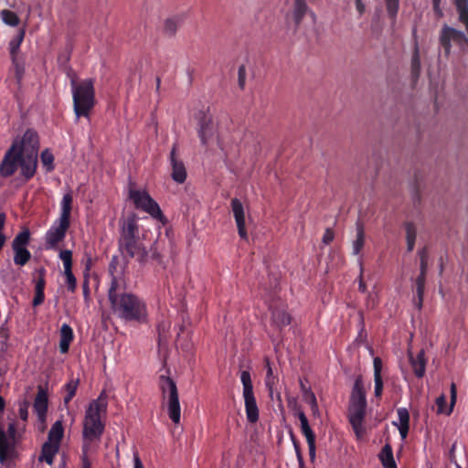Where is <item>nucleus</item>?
<instances>
[{
    "label": "nucleus",
    "mask_w": 468,
    "mask_h": 468,
    "mask_svg": "<svg viewBox=\"0 0 468 468\" xmlns=\"http://www.w3.org/2000/svg\"><path fill=\"white\" fill-rule=\"evenodd\" d=\"M113 268V262L112 261L109 267L112 278L108 290V299L112 313L127 322H144L147 317L145 303L136 294L126 291L124 278L122 274L114 275Z\"/></svg>",
    "instance_id": "f257e3e1"
},
{
    "label": "nucleus",
    "mask_w": 468,
    "mask_h": 468,
    "mask_svg": "<svg viewBox=\"0 0 468 468\" xmlns=\"http://www.w3.org/2000/svg\"><path fill=\"white\" fill-rule=\"evenodd\" d=\"M137 221L138 218L134 213L129 214L125 218L119 221L118 250L127 261L135 259L142 263L146 261L148 252L139 236Z\"/></svg>",
    "instance_id": "f03ea898"
},
{
    "label": "nucleus",
    "mask_w": 468,
    "mask_h": 468,
    "mask_svg": "<svg viewBox=\"0 0 468 468\" xmlns=\"http://www.w3.org/2000/svg\"><path fill=\"white\" fill-rule=\"evenodd\" d=\"M107 405L104 393L90 402L85 412L82 438L98 439L100 441L105 427L101 421V414L106 413Z\"/></svg>",
    "instance_id": "7ed1b4c3"
},
{
    "label": "nucleus",
    "mask_w": 468,
    "mask_h": 468,
    "mask_svg": "<svg viewBox=\"0 0 468 468\" xmlns=\"http://www.w3.org/2000/svg\"><path fill=\"white\" fill-rule=\"evenodd\" d=\"M73 110L77 118L89 117L96 104L94 80L85 79L77 83L71 80Z\"/></svg>",
    "instance_id": "20e7f679"
},
{
    "label": "nucleus",
    "mask_w": 468,
    "mask_h": 468,
    "mask_svg": "<svg viewBox=\"0 0 468 468\" xmlns=\"http://www.w3.org/2000/svg\"><path fill=\"white\" fill-rule=\"evenodd\" d=\"M158 385L163 400H166L169 418L175 424L179 423L181 408L176 382L171 378L162 375L159 377Z\"/></svg>",
    "instance_id": "39448f33"
},
{
    "label": "nucleus",
    "mask_w": 468,
    "mask_h": 468,
    "mask_svg": "<svg viewBox=\"0 0 468 468\" xmlns=\"http://www.w3.org/2000/svg\"><path fill=\"white\" fill-rule=\"evenodd\" d=\"M129 198L133 202L137 209L148 213L151 217L161 222L165 220L158 203L146 191L130 188Z\"/></svg>",
    "instance_id": "423d86ee"
},
{
    "label": "nucleus",
    "mask_w": 468,
    "mask_h": 468,
    "mask_svg": "<svg viewBox=\"0 0 468 468\" xmlns=\"http://www.w3.org/2000/svg\"><path fill=\"white\" fill-rule=\"evenodd\" d=\"M439 41L443 49L445 57H449L451 54L452 43H454L458 46H463L464 43L468 45V38L463 31L447 25H444L441 29Z\"/></svg>",
    "instance_id": "0eeeda50"
},
{
    "label": "nucleus",
    "mask_w": 468,
    "mask_h": 468,
    "mask_svg": "<svg viewBox=\"0 0 468 468\" xmlns=\"http://www.w3.org/2000/svg\"><path fill=\"white\" fill-rule=\"evenodd\" d=\"M70 222L57 219L45 234V249L58 250V245L65 238Z\"/></svg>",
    "instance_id": "6e6552de"
},
{
    "label": "nucleus",
    "mask_w": 468,
    "mask_h": 468,
    "mask_svg": "<svg viewBox=\"0 0 468 468\" xmlns=\"http://www.w3.org/2000/svg\"><path fill=\"white\" fill-rule=\"evenodd\" d=\"M22 157V151H17V144H12L5 152L0 164V175L3 177L12 176L19 166V160Z\"/></svg>",
    "instance_id": "1a4fd4ad"
},
{
    "label": "nucleus",
    "mask_w": 468,
    "mask_h": 468,
    "mask_svg": "<svg viewBox=\"0 0 468 468\" xmlns=\"http://www.w3.org/2000/svg\"><path fill=\"white\" fill-rule=\"evenodd\" d=\"M46 273L47 270L44 267L37 269L33 273V282L35 284V295L32 300L33 307H37L45 302Z\"/></svg>",
    "instance_id": "9d476101"
},
{
    "label": "nucleus",
    "mask_w": 468,
    "mask_h": 468,
    "mask_svg": "<svg viewBox=\"0 0 468 468\" xmlns=\"http://www.w3.org/2000/svg\"><path fill=\"white\" fill-rule=\"evenodd\" d=\"M366 407L367 406L349 405L348 408V420L358 438L363 437L366 431L363 426L366 416Z\"/></svg>",
    "instance_id": "9b49d317"
},
{
    "label": "nucleus",
    "mask_w": 468,
    "mask_h": 468,
    "mask_svg": "<svg viewBox=\"0 0 468 468\" xmlns=\"http://www.w3.org/2000/svg\"><path fill=\"white\" fill-rule=\"evenodd\" d=\"M176 151L177 147L174 144L169 155L171 177L177 184H183L187 177V172L184 162L177 157Z\"/></svg>",
    "instance_id": "f8f14e48"
},
{
    "label": "nucleus",
    "mask_w": 468,
    "mask_h": 468,
    "mask_svg": "<svg viewBox=\"0 0 468 468\" xmlns=\"http://www.w3.org/2000/svg\"><path fill=\"white\" fill-rule=\"evenodd\" d=\"M12 144H17V151L21 150L23 153L37 154L39 147V140L37 133L28 129L25 132L21 140H15Z\"/></svg>",
    "instance_id": "ddd939ff"
},
{
    "label": "nucleus",
    "mask_w": 468,
    "mask_h": 468,
    "mask_svg": "<svg viewBox=\"0 0 468 468\" xmlns=\"http://www.w3.org/2000/svg\"><path fill=\"white\" fill-rule=\"evenodd\" d=\"M298 418L300 420L301 432L306 438L310 459L314 461L315 458V434L311 429L308 419L304 412L300 411L298 413Z\"/></svg>",
    "instance_id": "4468645a"
},
{
    "label": "nucleus",
    "mask_w": 468,
    "mask_h": 468,
    "mask_svg": "<svg viewBox=\"0 0 468 468\" xmlns=\"http://www.w3.org/2000/svg\"><path fill=\"white\" fill-rule=\"evenodd\" d=\"M16 456V441L7 438L6 432L0 428V463L14 460Z\"/></svg>",
    "instance_id": "2eb2a0df"
},
{
    "label": "nucleus",
    "mask_w": 468,
    "mask_h": 468,
    "mask_svg": "<svg viewBox=\"0 0 468 468\" xmlns=\"http://www.w3.org/2000/svg\"><path fill=\"white\" fill-rule=\"evenodd\" d=\"M216 133V128L212 120V117L207 113H204L199 120L198 137L200 138L201 144L207 145L209 140H211Z\"/></svg>",
    "instance_id": "dca6fc26"
},
{
    "label": "nucleus",
    "mask_w": 468,
    "mask_h": 468,
    "mask_svg": "<svg viewBox=\"0 0 468 468\" xmlns=\"http://www.w3.org/2000/svg\"><path fill=\"white\" fill-rule=\"evenodd\" d=\"M37 165V154L23 153L19 160V166L21 167V174L26 180L31 179L36 173Z\"/></svg>",
    "instance_id": "f3484780"
},
{
    "label": "nucleus",
    "mask_w": 468,
    "mask_h": 468,
    "mask_svg": "<svg viewBox=\"0 0 468 468\" xmlns=\"http://www.w3.org/2000/svg\"><path fill=\"white\" fill-rule=\"evenodd\" d=\"M231 208L237 224L239 235L241 239H246L248 234L245 227V214L243 205L239 199L233 198L231 200Z\"/></svg>",
    "instance_id": "a211bd4d"
},
{
    "label": "nucleus",
    "mask_w": 468,
    "mask_h": 468,
    "mask_svg": "<svg viewBox=\"0 0 468 468\" xmlns=\"http://www.w3.org/2000/svg\"><path fill=\"white\" fill-rule=\"evenodd\" d=\"M48 406V399L47 391L42 387H38V390L34 400L33 409L37 415L39 421H44L46 420Z\"/></svg>",
    "instance_id": "6ab92c4d"
},
{
    "label": "nucleus",
    "mask_w": 468,
    "mask_h": 468,
    "mask_svg": "<svg viewBox=\"0 0 468 468\" xmlns=\"http://www.w3.org/2000/svg\"><path fill=\"white\" fill-rule=\"evenodd\" d=\"M409 360L415 376L419 378H422L425 375L427 363L424 350H420L416 356L409 352Z\"/></svg>",
    "instance_id": "aec40b11"
},
{
    "label": "nucleus",
    "mask_w": 468,
    "mask_h": 468,
    "mask_svg": "<svg viewBox=\"0 0 468 468\" xmlns=\"http://www.w3.org/2000/svg\"><path fill=\"white\" fill-rule=\"evenodd\" d=\"M349 405L367 406L366 392L361 377H357L354 382Z\"/></svg>",
    "instance_id": "412c9836"
},
{
    "label": "nucleus",
    "mask_w": 468,
    "mask_h": 468,
    "mask_svg": "<svg viewBox=\"0 0 468 468\" xmlns=\"http://www.w3.org/2000/svg\"><path fill=\"white\" fill-rule=\"evenodd\" d=\"M243 398L247 419L250 423H255L259 420V409L254 393L243 394Z\"/></svg>",
    "instance_id": "4be33fe9"
},
{
    "label": "nucleus",
    "mask_w": 468,
    "mask_h": 468,
    "mask_svg": "<svg viewBox=\"0 0 468 468\" xmlns=\"http://www.w3.org/2000/svg\"><path fill=\"white\" fill-rule=\"evenodd\" d=\"M397 414L399 417V424L393 421V425L398 427L401 439L405 440L410 431V413L406 408H399Z\"/></svg>",
    "instance_id": "5701e85b"
},
{
    "label": "nucleus",
    "mask_w": 468,
    "mask_h": 468,
    "mask_svg": "<svg viewBox=\"0 0 468 468\" xmlns=\"http://www.w3.org/2000/svg\"><path fill=\"white\" fill-rule=\"evenodd\" d=\"M310 12L313 17H314V14L309 10L307 3L305 0H294L293 7H292V19L294 21L295 27H298L302 23L304 16Z\"/></svg>",
    "instance_id": "b1692460"
},
{
    "label": "nucleus",
    "mask_w": 468,
    "mask_h": 468,
    "mask_svg": "<svg viewBox=\"0 0 468 468\" xmlns=\"http://www.w3.org/2000/svg\"><path fill=\"white\" fill-rule=\"evenodd\" d=\"M74 339L72 328L68 324H63L60 328L59 351L62 354L69 352V346Z\"/></svg>",
    "instance_id": "393cba45"
},
{
    "label": "nucleus",
    "mask_w": 468,
    "mask_h": 468,
    "mask_svg": "<svg viewBox=\"0 0 468 468\" xmlns=\"http://www.w3.org/2000/svg\"><path fill=\"white\" fill-rule=\"evenodd\" d=\"M374 367V382H375V397L381 398L383 392V380L381 377L382 371V360L379 356H376L373 359Z\"/></svg>",
    "instance_id": "a878e982"
},
{
    "label": "nucleus",
    "mask_w": 468,
    "mask_h": 468,
    "mask_svg": "<svg viewBox=\"0 0 468 468\" xmlns=\"http://www.w3.org/2000/svg\"><path fill=\"white\" fill-rule=\"evenodd\" d=\"M456 400V387L455 384H452L451 386V406L449 409L446 408L447 400L444 395H441L436 399L437 411L438 413H445L450 415L452 411V407Z\"/></svg>",
    "instance_id": "bb28decb"
},
{
    "label": "nucleus",
    "mask_w": 468,
    "mask_h": 468,
    "mask_svg": "<svg viewBox=\"0 0 468 468\" xmlns=\"http://www.w3.org/2000/svg\"><path fill=\"white\" fill-rule=\"evenodd\" d=\"M59 445L50 441H46L42 445L40 461H44L48 464H52L55 455L58 453Z\"/></svg>",
    "instance_id": "cd10ccee"
},
{
    "label": "nucleus",
    "mask_w": 468,
    "mask_h": 468,
    "mask_svg": "<svg viewBox=\"0 0 468 468\" xmlns=\"http://www.w3.org/2000/svg\"><path fill=\"white\" fill-rule=\"evenodd\" d=\"M378 458L384 468H397L393 456L392 447L389 443H386L378 454Z\"/></svg>",
    "instance_id": "c85d7f7f"
},
{
    "label": "nucleus",
    "mask_w": 468,
    "mask_h": 468,
    "mask_svg": "<svg viewBox=\"0 0 468 468\" xmlns=\"http://www.w3.org/2000/svg\"><path fill=\"white\" fill-rule=\"evenodd\" d=\"M26 35L25 28H20L16 37H14L9 42V53L11 58H16L20 51V47L24 41Z\"/></svg>",
    "instance_id": "c756f323"
},
{
    "label": "nucleus",
    "mask_w": 468,
    "mask_h": 468,
    "mask_svg": "<svg viewBox=\"0 0 468 468\" xmlns=\"http://www.w3.org/2000/svg\"><path fill=\"white\" fill-rule=\"evenodd\" d=\"M271 319H272L273 324L277 327L282 328L291 324L292 317L284 310L274 309L271 314Z\"/></svg>",
    "instance_id": "7c9ffc66"
},
{
    "label": "nucleus",
    "mask_w": 468,
    "mask_h": 468,
    "mask_svg": "<svg viewBox=\"0 0 468 468\" xmlns=\"http://www.w3.org/2000/svg\"><path fill=\"white\" fill-rule=\"evenodd\" d=\"M420 74V56L419 44L416 41L413 48L412 58H411V77L413 82H416Z\"/></svg>",
    "instance_id": "2f4dec72"
},
{
    "label": "nucleus",
    "mask_w": 468,
    "mask_h": 468,
    "mask_svg": "<svg viewBox=\"0 0 468 468\" xmlns=\"http://www.w3.org/2000/svg\"><path fill=\"white\" fill-rule=\"evenodd\" d=\"M64 435V428L60 420H57L50 428L48 441L59 445Z\"/></svg>",
    "instance_id": "473e14b6"
},
{
    "label": "nucleus",
    "mask_w": 468,
    "mask_h": 468,
    "mask_svg": "<svg viewBox=\"0 0 468 468\" xmlns=\"http://www.w3.org/2000/svg\"><path fill=\"white\" fill-rule=\"evenodd\" d=\"M356 238L353 242V253L357 255L362 250L365 244V229L364 225L360 220L356 223Z\"/></svg>",
    "instance_id": "72a5a7b5"
},
{
    "label": "nucleus",
    "mask_w": 468,
    "mask_h": 468,
    "mask_svg": "<svg viewBox=\"0 0 468 468\" xmlns=\"http://www.w3.org/2000/svg\"><path fill=\"white\" fill-rule=\"evenodd\" d=\"M72 196L68 193L63 196L61 202V213L58 219L70 222Z\"/></svg>",
    "instance_id": "f704fd0d"
},
{
    "label": "nucleus",
    "mask_w": 468,
    "mask_h": 468,
    "mask_svg": "<svg viewBox=\"0 0 468 468\" xmlns=\"http://www.w3.org/2000/svg\"><path fill=\"white\" fill-rule=\"evenodd\" d=\"M12 61V70L14 72V77L16 79V82L18 87L21 86L24 75H25V63L21 58H11Z\"/></svg>",
    "instance_id": "c9c22d12"
},
{
    "label": "nucleus",
    "mask_w": 468,
    "mask_h": 468,
    "mask_svg": "<svg viewBox=\"0 0 468 468\" xmlns=\"http://www.w3.org/2000/svg\"><path fill=\"white\" fill-rule=\"evenodd\" d=\"M14 262L17 266H25L31 259V252L27 248H12Z\"/></svg>",
    "instance_id": "e433bc0d"
},
{
    "label": "nucleus",
    "mask_w": 468,
    "mask_h": 468,
    "mask_svg": "<svg viewBox=\"0 0 468 468\" xmlns=\"http://www.w3.org/2000/svg\"><path fill=\"white\" fill-rule=\"evenodd\" d=\"M404 228L406 230L407 250L410 252L413 250L415 246L417 229L412 222H406L404 224Z\"/></svg>",
    "instance_id": "4c0bfd02"
},
{
    "label": "nucleus",
    "mask_w": 468,
    "mask_h": 468,
    "mask_svg": "<svg viewBox=\"0 0 468 468\" xmlns=\"http://www.w3.org/2000/svg\"><path fill=\"white\" fill-rule=\"evenodd\" d=\"M30 231L28 229H24L17 233L12 241V248H27L30 242Z\"/></svg>",
    "instance_id": "58836bf2"
},
{
    "label": "nucleus",
    "mask_w": 468,
    "mask_h": 468,
    "mask_svg": "<svg viewBox=\"0 0 468 468\" xmlns=\"http://www.w3.org/2000/svg\"><path fill=\"white\" fill-rule=\"evenodd\" d=\"M0 17L2 18L3 22L8 26L11 27H16L19 24V17L18 16L8 9H4L0 12Z\"/></svg>",
    "instance_id": "ea45409f"
},
{
    "label": "nucleus",
    "mask_w": 468,
    "mask_h": 468,
    "mask_svg": "<svg viewBox=\"0 0 468 468\" xmlns=\"http://www.w3.org/2000/svg\"><path fill=\"white\" fill-rule=\"evenodd\" d=\"M40 158L43 165L46 167L47 172H51L54 170V155L48 149H45L41 153Z\"/></svg>",
    "instance_id": "a19ab883"
},
{
    "label": "nucleus",
    "mask_w": 468,
    "mask_h": 468,
    "mask_svg": "<svg viewBox=\"0 0 468 468\" xmlns=\"http://www.w3.org/2000/svg\"><path fill=\"white\" fill-rule=\"evenodd\" d=\"M240 380L243 385V394L253 392V386L251 382L250 374L247 370L240 373Z\"/></svg>",
    "instance_id": "79ce46f5"
},
{
    "label": "nucleus",
    "mask_w": 468,
    "mask_h": 468,
    "mask_svg": "<svg viewBox=\"0 0 468 468\" xmlns=\"http://www.w3.org/2000/svg\"><path fill=\"white\" fill-rule=\"evenodd\" d=\"M388 16L395 21L399 11V0H385Z\"/></svg>",
    "instance_id": "37998d69"
},
{
    "label": "nucleus",
    "mask_w": 468,
    "mask_h": 468,
    "mask_svg": "<svg viewBox=\"0 0 468 468\" xmlns=\"http://www.w3.org/2000/svg\"><path fill=\"white\" fill-rule=\"evenodd\" d=\"M64 274L66 277V286L69 292H74L77 288V280L71 270H65Z\"/></svg>",
    "instance_id": "c03bdc74"
},
{
    "label": "nucleus",
    "mask_w": 468,
    "mask_h": 468,
    "mask_svg": "<svg viewBox=\"0 0 468 468\" xmlns=\"http://www.w3.org/2000/svg\"><path fill=\"white\" fill-rule=\"evenodd\" d=\"M59 259L63 262L64 271L72 269V251L69 250H63L59 252Z\"/></svg>",
    "instance_id": "a18cd8bd"
},
{
    "label": "nucleus",
    "mask_w": 468,
    "mask_h": 468,
    "mask_svg": "<svg viewBox=\"0 0 468 468\" xmlns=\"http://www.w3.org/2000/svg\"><path fill=\"white\" fill-rule=\"evenodd\" d=\"M424 289H425L424 285L415 283V290H416L417 297L414 299L413 302H414V305L417 307L418 310H420L422 308Z\"/></svg>",
    "instance_id": "49530a36"
},
{
    "label": "nucleus",
    "mask_w": 468,
    "mask_h": 468,
    "mask_svg": "<svg viewBox=\"0 0 468 468\" xmlns=\"http://www.w3.org/2000/svg\"><path fill=\"white\" fill-rule=\"evenodd\" d=\"M291 439H292V444H293V447H294V450H295V453H296L299 468H304V462H303V454H302L300 443H299V441H297V439L295 438V436H294V434L292 432H291Z\"/></svg>",
    "instance_id": "de8ad7c7"
},
{
    "label": "nucleus",
    "mask_w": 468,
    "mask_h": 468,
    "mask_svg": "<svg viewBox=\"0 0 468 468\" xmlns=\"http://www.w3.org/2000/svg\"><path fill=\"white\" fill-rule=\"evenodd\" d=\"M177 30V20L176 18H168L165 22L164 31L168 36H174Z\"/></svg>",
    "instance_id": "09e8293b"
},
{
    "label": "nucleus",
    "mask_w": 468,
    "mask_h": 468,
    "mask_svg": "<svg viewBox=\"0 0 468 468\" xmlns=\"http://www.w3.org/2000/svg\"><path fill=\"white\" fill-rule=\"evenodd\" d=\"M30 403L28 400L24 399L19 403L18 415L23 421H27L28 418V408Z\"/></svg>",
    "instance_id": "8fccbe9b"
},
{
    "label": "nucleus",
    "mask_w": 468,
    "mask_h": 468,
    "mask_svg": "<svg viewBox=\"0 0 468 468\" xmlns=\"http://www.w3.org/2000/svg\"><path fill=\"white\" fill-rule=\"evenodd\" d=\"M98 441V439H87L83 438L82 447H81V457H88L89 452L91 451L92 441Z\"/></svg>",
    "instance_id": "3c124183"
},
{
    "label": "nucleus",
    "mask_w": 468,
    "mask_h": 468,
    "mask_svg": "<svg viewBox=\"0 0 468 468\" xmlns=\"http://www.w3.org/2000/svg\"><path fill=\"white\" fill-rule=\"evenodd\" d=\"M238 84L239 87L243 90L246 84V67L240 65L238 69Z\"/></svg>",
    "instance_id": "603ef678"
},
{
    "label": "nucleus",
    "mask_w": 468,
    "mask_h": 468,
    "mask_svg": "<svg viewBox=\"0 0 468 468\" xmlns=\"http://www.w3.org/2000/svg\"><path fill=\"white\" fill-rule=\"evenodd\" d=\"M79 384H80V379L77 378V379H71L69 380L65 386V390L67 391V393H70L72 395H76V391H77V388L79 387Z\"/></svg>",
    "instance_id": "864d4df0"
},
{
    "label": "nucleus",
    "mask_w": 468,
    "mask_h": 468,
    "mask_svg": "<svg viewBox=\"0 0 468 468\" xmlns=\"http://www.w3.org/2000/svg\"><path fill=\"white\" fill-rule=\"evenodd\" d=\"M6 222V215L5 212H0V242L6 241V236L4 232Z\"/></svg>",
    "instance_id": "5fc2aeb1"
},
{
    "label": "nucleus",
    "mask_w": 468,
    "mask_h": 468,
    "mask_svg": "<svg viewBox=\"0 0 468 468\" xmlns=\"http://www.w3.org/2000/svg\"><path fill=\"white\" fill-rule=\"evenodd\" d=\"M6 436L9 440L16 441V425L14 420L8 424Z\"/></svg>",
    "instance_id": "6e6d98bb"
},
{
    "label": "nucleus",
    "mask_w": 468,
    "mask_h": 468,
    "mask_svg": "<svg viewBox=\"0 0 468 468\" xmlns=\"http://www.w3.org/2000/svg\"><path fill=\"white\" fill-rule=\"evenodd\" d=\"M334 238H335L334 231L331 229H326L324 233V236H323V242L325 245H328L333 241Z\"/></svg>",
    "instance_id": "4d7b16f0"
},
{
    "label": "nucleus",
    "mask_w": 468,
    "mask_h": 468,
    "mask_svg": "<svg viewBox=\"0 0 468 468\" xmlns=\"http://www.w3.org/2000/svg\"><path fill=\"white\" fill-rule=\"evenodd\" d=\"M273 383H274V377L272 376V369L270 366H268L266 386L268 387V388L270 389L271 392L272 389Z\"/></svg>",
    "instance_id": "13d9d810"
},
{
    "label": "nucleus",
    "mask_w": 468,
    "mask_h": 468,
    "mask_svg": "<svg viewBox=\"0 0 468 468\" xmlns=\"http://www.w3.org/2000/svg\"><path fill=\"white\" fill-rule=\"evenodd\" d=\"M82 291H83V296L84 299L87 301L90 297V285H89V279L86 278L82 284Z\"/></svg>",
    "instance_id": "bf43d9fd"
},
{
    "label": "nucleus",
    "mask_w": 468,
    "mask_h": 468,
    "mask_svg": "<svg viewBox=\"0 0 468 468\" xmlns=\"http://www.w3.org/2000/svg\"><path fill=\"white\" fill-rule=\"evenodd\" d=\"M455 450H456V442L452 443V445L448 452L449 460L451 463H456Z\"/></svg>",
    "instance_id": "052dcab7"
},
{
    "label": "nucleus",
    "mask_w": 468,
    "mask_h": 468,
    "mask_svg": "<svg viewBox=\"0 0 468 468\" xmlns=\"http://www.w3.org/2000/svg\"><path fill=\"white\" fill-rule=\"evenodd\" d=\"M355 3L359 15H362L365 12V5L363 4L362 0H355Z\"/></svg>",
    "instance_id": "680f3d73"
},
{
    "label": "nucleus",
    "mask_w": 468,
    "mask_h": 468,
    "mask_svg": "<svg viewBox=\"0 0 468 468\" xmlns=\"http://www.w3.org/2000/svg\"><path fill=\"white\" fill-rule=\"evenodd\" d=\"M425 282H426V274L420 272V274L418 275V277L415 280V283L421 284V285L425 286Z\"/></svg>",
    "instance_id": "e2e57ef3"
},
{
    "label": "nucleus",
    "mask_w": 468,
    "mask_h": 468,
    "mask_svg": "<svg viewBox=\"0 0 468 468\" xmlns=\"http://www.w3.org/2000/svg\"><path fill=\"white\" fill-rule=\"evenodd\" d=\"M432 8H433L434 14L438 17L442 16L443 13H442V10L441 8V4H434V5H432Z\"/></svg>",
    "instance_id": "0e129e2a"
},
{
    "label": "nucleus",
    "mask_w": 468,
    "mask_h": 468,
    "mask_svg": "<svg viewBox=\"0 0 468 468\" xmlns=\"http://www.w3.org/2000/svg\"><path fill=\"white\" fill-rule=\"evenodd\" d=\"M419 257H420V261L422 260L428 261L429 255H428V251H427L426 248H423L422 250H420L419 251Z\"/></svg>",
    "instance_id": "69168bd1"
},
{
    "label": "nucleus",
    "mask_w": 468,
    "mask_h": 468,
    "mask_svg": "<svg viewBox=\"0 0 468 468\" xmlns=\"http://www.w3.org/2000/svg\"><path fill=\"white\" fill-rule=\"evenodd\" d=\"M428 269V261L422 260L420 261V273H427Z\"/></svg>",
    "instance_id": "338daca9"
},
{
    "label": "nucleus",
    "mask_w": 468,
    "mask_h": 468,
    "mask_svg": "<svg viewBox=\"0 0 468 468\" xmlns=\"http://www.w3.org/2000/svg\"><path fill=\"white\" fill-rule=\"evenodd\" d=\"M81 468H91V462L89 457L81 458Z\"/></svg>",
    "instance_id": "774afa93"
}]
</instances>
